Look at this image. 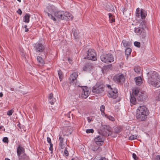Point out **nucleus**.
Instances as JSON below:
<instances>
[{"label":"nucleus","mask_w":160,"mask_h":160,"mask_svg":"<svg viewBox=\"0 0 160 160\" xmlns=\"http://www.w3.org/2000/svg\"><path fill=\"white\" fill-rule=\"evenodd\" d=\"M63 20L67 21L71 20L73 18V16L70 13L68 12H64Z\"/></svg>","instance_id":"nucleus-16"},{"label":"nucleus","mask_w":160,"mask_h":160,"mask_svg":"<svg viewBox=\"0 0 160 160\" xmlns=\"http://www.w3.org/2000/svg\"><path fill=\"white\" fill-rule=\"evenodd\" d=\"M82 91L81 96L83 98H86L89 95L91 92L90 89L86 86L82 87Z\"/></svg>","instance_id":"nucleus-8"},{"label":"nucleus","mask_w":160,"mask_h":160,"mask_svg":"<svg viewBox=\"0 0 160 160\" xmlns=\"http://www.w3.org/2000/svg\"><path fill=\"white\" fill-rule=\"evenodd\" d=\"M100 59L102 62L107 63L112 62L114 61L113 57L111 53L102 54L100 56Z\"/></svg>","instance_id":"nucleus-4"},{"label":"nucleus","mask_w":160,"mask_h":160,"mask_svg":"<svg viewBox=\"0 0 160 160\" xmlns=\"http://www.w3.org/2000/svg\"><path fill=\"white\" fill-rule=\"evenodd\" d=\"M107 87H108V88H109L111 90V89H112L111 88V86L110 85H107Z\"/></svg>","instance_id":"nucleus-54"},{"label":"nucleus","mask_w":160,"mask_h":160,"mask_svg":"<svg viewBox=\"0 0 160 160\" xmlns=\"http://www.w3.org/2000/svg\"><path fill=\"white\" fill-rule=\"evenodd\" d=\"M64 11H56L53 15V16L56 18V20L57 19H59L60 20H63V16L64 14Z\"/></svg>","instance_id":"nucleus-11"},{"label":"nucleus","mask_w":160,"mask_h":160,"mask_svg":"<svg viewBox=\"0 0 160 160\" xmlns=\"http://www.w3.org/2000/svg\"><path fill=\"white\" fill-rule=\"evenodd\" d=\"M146 97L147 96L144 93L140 92L138 94V95L136 97L137 99L138 100L140 101L143 100V99H145Z\"/></svg>","instance_id":"nucleus-18"},{"label":"nucleus","mask_w":160,"mask_h":160,"mask_svg":"<svg viewBox=\"0 0 160 160\" xmlns=\"http://www.w3.org/2000/svg\"><path fill=\"white\" fill-rule=\"evenodd\" d=\"M122 43L123 46L125 47L128 48V47H129L131 44L130 42L124 40L122 41Z\"/></svg>","instance_id":"nucleus-25"},{"label":"nucleus","mask_w":160,"mask_h":160,"mask_svg":"<svg viewBox=\"0 0 160 160\" xmlns=\"http://www.w3.org/2000/svg\"><path fill=\"white\" fill-rule=\"evenodd\" d=\"M76 33L75 32L73 33V35L75 36V37H77V35L76 36Z\"/></svg>","instance_id":"nucleus-56"},{"label":"nucleus","mask_w":160,"mask_h":160,"mask_svg":"<svg viewBox=\"0 0 160 160\" xmlns=\"http://www.w3.org/2000/svg\"><path fill=\"white\" fill-rule=\"evenodd\" d=\"M49 102L52 105L54 104V102L56 101V99L53 98L51 100H49Z\"/></svg>","instance_id":"nucleus-41"},{"label":"nucleus","mask_w":160,"mask_h":160,"mask_svg":"<svg viewBox=\"0 0 160 160\" xmlns=\"http://www.w3.org/2000/svg\"><path fill=\"white\" fill-rule=\"evenodd\" d=\"M17 126L19 128L21 131H22V130H23L24 131H26L25 127L24 126L22 125L20 123H19L17 125Z\"/></svg>","instance_id":"nucleus-37"},{"label":"nucleus","mask_w":160,"mask_h":160,"mask_svg":"<svg viewBox=\"0 0 160 160\" xmlns=\"http://www.w3.org/2000/svg\"><path fill=\"white\" fill-rule=\"evenodd\" d=\"M71 160H76V158H72Z\"/></svg>","instance_id":"nucleus-60"},{"label":"nucleus","mask_w":160,"mask_h":160,"mask_svg":"<svg viewBox=\"0 0 160 160\" xmlns=\"http://www.w3.org/2000/svg\"><path fill=\"white\" fill-rule=\"evenodd\" d=\"M122 128L120 127H116L114 129V132L116 133H118L122 130Z\"/></svg>","instance_id":"nucleus-39"},{"label":"nucleus","mask_w":160,"mask_h":160,"mask_svg":"<svg viewBox=\"0 0 160 160\" xmlns=\"http://www.w3.org/2000/svg\"><path fill=\"white\" fill-rule=\"evenodd\" d=\"M1 128H2V127H1L0 126V129H1Z\"/></svg>","instance_id":"nucleus-63"},{"label":"nucleus","mask_w":160,"mask_h":160,"mask_svg":"<svg viewBox=\"0 0 160 160\" xmlns=\"http://www.w3.org/2000/svg\"><path fill=\"white\" fill-rule=\"evenodd\" d=\"M47 9L49 12L47 13L48 17L53 21H56V19L53 16L55 12L57 11L56 7L52 5L48 4L47 7Z\"/></svg>","instance_id":"nucleus-3"},{"label":"nucleus","mask_w":160,"mask_h":160,"mask_svg":"<svg viewBox=\"0 0 160 160\" xmlns=\"http://www.w3.org/2000/svg\"><path fill=\"white\" fill-rule=\"evenodd\" d=\"M13 113V110L11 109V115Z\"/></svg>","instance_id":"nucleus-58"},{"label":"nucleus","mask_w":160,"mask_h":160,"mask_svg":"<svg viewBox=\"0 0 160 160\" xmlns=\"http://www.w3.org/2000/svg\"><path fill=\"white\" fill-rule=\"evenodd\" d=\"M92 66L89 64H86L83 68V70L84 71L89 72L92 69Z\"/></svg>","instance_id":"nucleus-21"},{"label":"nucleus","mask_w":160,"mask_h":160,"mask_svg":"<svg viewBox=\"0 0 160 160\" xmlns=\"http://www.w3.org/2000/svg\"><path fill=\"white\" fill-rule=\"evenodd\" d=\"M2 141L4 142H6V143H8V139L6 137H4L3 138Z\"/></svg>","instance_id":"nucleus-43"},{"label":"nucleus","mask_w":160,"mask_h":160,"mask_svg":"<svg viewBox=\"0 0 160 160\" xmlns=\"http://www.w3.org/2000/svg\"><path fill=\"white\" fill-rule=\"evenodd\" d=\"M132 51V50L131 48H127L125 50V53L126 55L128 56L130 54Z\"/></svg>","instance_id":"nucleus-32"},{"label":"nucleus","mask_w":160,"mask_h":160,"mask_svg":"<svg viewBox=\"0 0 160 160\" xmlns=\"http://www.w3.org/2000/svg\"><path fill=\"white\" fill-rule=\"evenodd\" d=\"M136 97L133 95L130 94V101L133 104H135L136 103Z\"/></svg>","instance_id":"nucleus-24"},{"label":"nucleus","mask_w":160,"mask_h":160,"mask_svg":"<svg viewBox=\"0 0 160 160\" xmlns=\"http://www.w3.org/2000/svg\"><path fill=\"white\" fill-rule=\"evenodd\" d=\"M78 76V74L76 72L73 73L70 76V82L71 84H74L76 82Z\"/></svg>","instance_id":"nucleus-15"},{"label":"nucleus","mask_w":160,"mask_h":160,"mask_svg":"<svg viewBox=\"0 0 160 160\" xmlns=\"http://www.w3.org/2000/svg\"><path fill=\"white\" fill-rule=\"evenodd\" d=\"M113 79L116 82H122L125 81V78L124 75L121 74L115 76Z\"/></svg>","instance_id":"nucleus-9"},{"label":"nucleus","mask_w":160,"mask_h":160,"mask_svg":"<svg viewBox=\"0 0 160 160\" xmlns=\"http://www.w3.org/2000/svg\"><path fill=\"white\" fill-rule=\"evenodd\" d=\"M37 59L40 65H42L44 64V60L41 57L37 56Z\"/></svg>","instance_id":"nucleus-23"},{"label":"nucleus","mask_w":160,"mask_h":160,"mask_svg":"<svg viewBox=\"0 0 160 160\" xmlns=\"http://www.w3.org/2000/svg\"><path fill=\"white\" fill-rule=\"evenodd\" d=\"M104 116L111 121H113L114 120V118L111 116H108L107 114H105L104 115Z\"/></svg>","instance_id":"nucleus-38"},{"label":"nucleus","mask_w":160,"mask_h":160,"mask_svg":"<svg viewBox=\"0 0 160 160\" xmlns=\"http://www.w3.org/2000/svg\"><path fill=\"white\" fill-rule=\"evenodd\" d=\"M24 28H25V32H27L28 31V29L27 28V25H25L24 26Z\"/></svg>","instance_id":"nucleus-52"},{"label":"nucleus","mask_w":160,"mask_h":160,"mask_svg":"<svg viewBox=\"0 0 160 160\" xmlns=\"http://www.w3.org/2000/svg\"><path fill=\"white\" fill-rule=\"evenodd\" d=\"M134 71L137 73H139L141 71V68L138 66H135L134 68Z\"/></svg>","instance_id":"nucleus-35"},{"label":"nucleus","mask_w":160,"mask_h":160,"mask_svg":"<svg viewBox=\"0 0 160 160\" xmlns=\"http://www.w3.org/2000/svg\"><path fill=\"white\" fill-rule=\"evenodd\" d=\"M27 159L28 157L25 154L19 156V160H27Z\"/></svg>","instance_id":"nucleus-29"},{"label":"nucleus","mask_w":160,"mask_h":160,"mask_svg":"<svg viewBox=\"0 0 160 160\" xmlns=\"http://www.w3.org/2000/svg\"><path fill=\"white\" fill-rule=\"evenodd\" d=\"M136 84L138 85H140L142 83V80L140 77H138L135 78Z\"/></svg>","instance_id":"nucleus-22"},{"label":"nucleus","mask_w":160,"mask_h":160,"mask_svg":"<svg viewBox=\"0 0 160 160\" xmlns=\"http://www.w3.org/2000/svg\"><path fill=\"white\" fill-rule=\"evenodd\" d=\"M7 114L9 115L10 116V110H9L8 112H7Z\"/></svg>","instance_id":"nucleus-55"},{"label":"nucleus","mask_w":160,"mask_h":160,"mask_svg":"<svg viewBox=\"0 0 160 160\" xmlns=\"http://www.w3.org/2000/svg\"><path fill=\"white\" fill-rule=\"evenodd\" d=\"M5 160H10L8 158H6L5 159Z\"/></svg>","instance_id":"nucleus-59"},{"label":"nucleus","mask_w":160,"mask_h":160,"mask_svg":"<svg viewBox=\"0 0 160 160\" xmlns=\"http://www.w3.org/2000/svg\"><path fill=\"white\" fill-rule=\"evenodd\" d=\"M72 131V128L70 126H66L62 130V132L64 136H68L71 134Z\"/></svg>","instance_id":"nucleus-12"},{"label":"nucleus","mask_w":160,"mask_h":160,"mask_svg":"<svg viewBox=\"0 0 160 160\" xmlns=\"http://www.w3.org/2000/svg\"><path fill=\"white\" fill-rule=\"evenodd\" d=\"M87 119L89 123L91 121H92V119H91L89 117H88L87 118Z\"/></svg>","instance_id":"nucleus-51"},{"label":"nucleus","mask_w":160,"mask_h":160,"mask_svg":"<svg viewBox=\"0 0 160 160\" xmlns=\"http://www.w3.org/2000/svg\"><path fill=\"white\" fill-rule=\"evenodd\" d=\"M10 90H12V89L11 88Z\"/></svg>","instance_id":"nucleus-62"},{"label":"nucleus","mask_w":160,"mask_h":160,"mask_svg":"<svg viewBox=\"0 0 160 160\" xmlns=\"http://www.w3.org/2000/svg\"><path fill=\"white\" fill-rule=\"evenodd\" d=\"M148 82L150 86L158 88L160 86V76L155 71L147 73Z\"/></svg>","instance_id":"nucleus-1"},{"label":"nucleus","mask_w":160,"mask_h":160,"mask_svg":"<svg viewBox=\"0 0 160 160\" xmlns=\"http://www.w3.org/2000/svg\"><path fill=\"white\" fill-rule=\"evenodd\" d=\"M104 140V138L102 136L99 135L95 138L96 143L98 145H102Z\"/></svg>","instance_id":"nucleus-13"},{"label":"nucleus","mask_w":160,"mask_h":160,"mask_svg":"<svg viewBox=\"0 0 160 160\" xmlns=\"http://www.w3.org/2000/svg\"><path fill=\"white\" fill-rule=\"evenodd\" d=\"M149 114V111L146 107L140 106L137 109L136 116L139 120L143 121L146 119Z\"/></svg>","instance_id":"nucleus-2"},{"label":"nucleus","mask_w":160,"mask_h":160,"mask_svg":"<svg viewBox=\"0 0 160 160\" xmlns=\"http://www.w3.org/2000/svg\"><path fill=\"white\" fill-rule=\"evenodd\" d=\"M140 92L137 89H134L133 90L132 92L131 95H133L135 96L136 97L138 95V94Z\"/></svg>","instance_id":"nucleus-31"},{"label":"nucleus","mask_w":160,"mask_h":160,"mask_svg":"<svg viewBox=\"0 0 160 160\" xmlns=\"http://www.w3.org/2000/svg\"><path fill=\"white\" fill-rule=\"evenodd\" d=\"M47 141L50 144H52L51 139L50 138L48 137L47 138Z\"/></svg>","instance_id":"nucleus-47"},{"label":"nucleus","mask_w":160,"mask_h":160,"mask_svg":"<svg viewBox=\"0 0 160 160\" xmlns=\"http://www.w3.org/2000/svg\"><path fill=\"white\" fill-rule=\"evenodd\" d=\"M105 109V107L104 105H102L101 106L100 110L101 112V114L103 116H104V115L105 114L104 112Z\"/></svg>","instance_id":"nucleus-33"},{"label":"nucleus","mask_w":160,"mask_h":160,"mask_svg":"<svg viewBox=\"0 0 160 160\" xmlns=\"http://www.w3.org/2000/svg\"><path fill=\"white\" fill-rule=\"evenodd\" d=\"M17 12L18 14L20 15H21L22 12V11L20 9H18L17 11Z\"/></svg>","instance_id":"nucleus-49"},{"label":"nucleus","mask_w":160,"mask_h":160,"mask_svg":"<svg viewBox=\"0 0 160 160\" xmlns=\"http://www.w3.org/2000/svg\"><path fill=\"white\" fill-rule=\"evenodd\" d=\"M104 91V85L102 84L97 83L92 88V91L93 92L96 93H100Z\"/></svg>","instance_id":"nucleus-6"},{"label":"nucleus","mask_w":160,"mask_h":160,"mask_svg":"<svg viewBox=\"0 0 160 160\" xmlns=\"http://www.w3.org/2000/svg\"><path fill=\"white\" fill-rule=\"evenodd\" d=\"M138 136L137 135H133L130 136L129 138L130 140H133L138 138Z\"/></svg>","instance_id":"nucleus-34"},{"label":"nucleus","mask_w":160,"mask_h":160,"mask_svg":"<svg viewBox=\"0 0 160 160\" xmlns=\"http://www.w3.org/2000/svg\"><path fill=\"white\" fill-rule=\"evenodd\" d=\"M100 160H106V158H105L102 157L100 158Z\"/></svg>","instance_id":"nucleus-53"},{"label":"nucleus","mask_w":160,"mask_h":160,"mask_svg":"<svg viewBox=\"0 0 160 160\" xmlns=\"http://www.w3.org/2000/svg\"><path fill=\"white\" fill-rule=\"evenodd\" d=\"M50 146L49 148V150L51 151V153H52L53 152L52 144H50Z\"/></svg>","instance_id":"nucleus-44"},{"label":"nucleus","mask_w":160,"mask_h":160,"mask_svg":"<svg viewBox=\"0 0 160 160\" xmlns=\"http://www.w3.org/2000/svg\"><path fill=\"white\" fill-rule=\"evenodd\" d=\"M134 45L135 46H136L138 48L140 47V43L139 42H134Z\"/></svg>","instance_id":"nucleus-42"},{"label":"nucleus","mask_w":160,"mask_h":160,"mask_svg":"<svg viewBox=\"0 0 160 160\" xmlns=\"http://www.w3.org/2000/svg\"><path fill=\"white\" fill-rule=\"evenodd\" d=\"M155 97L156 100L160 101V91H158L156 93Z\"/></svg>","instance_id":"nucleus-30"},{"label":"nucleus","mask_w":160,"mask_h":160,"mask_svg":"<svg viewBox=\"0 0 160 160\" xmlns=\"http://www.w3.org/2000/svg\"><path fill=\"white\" fill-rule=\"evenodd\" d=\"M34 47L37 52H42L44 49L43 45L40 43H36L35 44Z\"/></svg>","instance_id":"nucleus-17"},{"label":"nucleus","mask_w":160,"mask_h":160,"mask_svg":"<svg viewBox=\"0 0 160 160\" xmlns=\"http://www.w3.org/2000/svg\"><path fill=\"white\" fill-rule=\"evenodd\" d=\"M18 0V1L19 2H21V0Z\"/></svg>","instance_id":"nucleus-61"},{"label":"nucleus","mask_w":160,"mask_h":160,"mask_svg":"<svg viewBox=\"0 0 160 160\" xmlns=\"http://www.w3.org/2000/svg\"><path fill=\"white\" fill-rule=\"evenodd\" d=\"M59 146L61 149H63L65 147V144L63 143V138L60 135H59Z\"/></svg>","instance_id":"nucleus-19"},{"label":"nucleus","mask_w":160,"mask_h":160,"mask_svg":"<svg viewBox=\"0 0 160 160\" xmlns=\"http://www.w3.org/2000/svg\"><path fill=\"white\" fill-rule=\"evenodd\" d=\"M87 58L88 59L93 61L97 60L96 53L94 50L90 49L88 50Z\"/></svg>","instance_id":"nucleus-7"},{"label":"nucleus","mask_w":160,"mask_h":160,"mask_svg":"<svg viewBox=\"0 0 160 160\" xmlns=\"http://www.w3.org/2000/svg\"><path fill=\"white\" fill-rule=\"evenodd\" d=\"M86 132L87 133H93L94 132V130L93 129H88L86 130Z\"/></svg>","instance_id":"nucleus-40"},{"label":"nucleus","mask_w":160,"mask_h":160,"mask_svg":"<svg viewBox=\"0 0 160 160\" xmlns=\"http://www.w3.org/2000/svg\"><path fill=\"white\" fill-rule=\"evenodd\" d=\"M64 153L66 156H68V152L66 148L64 151Z\"/></svg>","instance_id":"nucleus-48"},{"label":"nucleus","mask_w":160,"mask_h":160,"mask_svg":"<svg viewBox=\"0 0 160 160\" xmlns=\"http://www.w3.org/2000/svg\"><path fill=\"white\" fill-rule=\"evenodd\" d=\"M17 154L18 156H20L21 155H23L24 153V149L21 147H18L17 149Z\"/></svg>","instance_id":"nucleus-20"},{"label":"nucleus","mask_w":160,"mask_h":160,"mask_svg":"<svg viewBox=\"0 0 160 160\" xmlns=\"http://www.w3.org/2000/svg\"><path fill=\"white\" fill-rule=\"evenodd\" d=\"M53 98V94L52 93H51L49 94V97H48V99L51 100L52 98Z\"/></svg>","instance_id":"nucleus-46"},{"label":"nucleus","mask_w":160,"mask_h":160,"mask_svg":"<svg viewBox=\"0 0 160 160\" xmlns=\"http://www.w3.org/2000/svg\"><path fill=\"white\" fill-rule=\"evenodd\" d=\"M2 96H3V94L2 93L0 92V97H1Z\"/></svg>","instance_id":"nucleus-57"},{"label":"nucleus","mask_w":160,"mask_h":160,"mask_svg":"<svg viewBox=\"0 0 160 160\" xmlns=\"http://www.w3.org/2000/svg\"><path fill=\"white\" fill-rule=\"evenodd\" d=\"M132 157L135 160H137L138 159V157L135 153L132 154Z\"/></svg>","instance_id":"nucleus-45"},{"label":"nucleus","mask_w":160,"mask_h":160,"mask_svg":"<svg viewBox=\"0 0 160 160\" xmlns=\"http://www.w3.org/2000/svg\"><path fill=\"white\" fill-rule=\"evenodd\" d=\"M118 92L117 90L111 89L109 92L108 96L109 97L113 98H116L118 96Z\"/></svg>","instance_id":"nucleus-14"},{"label":"nucleus","mask_w":160,"mask_h":160,"mask_svg":"<svg viewBox=\"0 0 160 160\" xmlns=\"http://www.w3.org/2000/svg\"><path fill=\"white\" fill-rule=\"evenodd\" d=\"M109 21L111 23L115 22V18L113 16L111 13H109Z\"/></svg>","instance_id":"nucleus-28"},{"label":"nucleus","mask_w":160,"mask_h":160,"mask_svg":"<svg viewBox=\"0 0 160 160\" xmlns=\"http://www.w3.org/2000/svg\"><path fill=\"white\" fill-rule=\"evenodd\" d=\"M134 31L138 35H142L143 37H145V36L144 30L142 28L140 27H135L134 28Z\"/></svg>","instance_id":"nucleus-10"},{"label":"nucleus","mask_w":160,"mask_h":160,"mask_svg":"<svg viewBox=\"0 0 160 160\" xmlns=\"http://www.w3.org/2000/svg\"><path fill=\"white\" fill-rule=\"evenodd\" d=\"M30 15L28 14H26L25 15L23 22L27 23H28L29 22Z\"/></svg>","instance_id":"nucleus-26"},{"label":"nucleus","mask_w":160,"mask_h":160,"mask_svg":"<svg viewBox=\"0 0 160 160\" xmlns=\"http://www.w3.org/2000/svg\"><path fill=\"white\" fill-rule=\"evenodd\" d=\"M58 72L59 79L60 80V81H61L62 80L63 77L62 72L61 71V70H59L58 71Z\"/></svg>","instance_id":"nucleus-36"},{"label":"nucleus","mask_w":160,"mask_h":160,"mask_svg":"<svg viewBox=\"0 0 160 160\" xmlns=\"http://www.w3.org/2000/svg\"><path fill=\"white\" fill-rule=\"evenodd\" d=\"M104 129H105V132H106L107 134L108 135L110 134L109 132L110 130V128L107 125H104L103 127ZM107 135V134H106Z\"/></svg>","instance_id":"nucleus-27"},{"label":"nucleus","mask_w":160,"mask_h":160,"mask_svg":"<svg viewBox=\"0 0 160 160\" xmlns=\"http://www.w3.org/2000/svg\"><path fill=\"white\" fill-rule=\"evenodd\" d=\"M111 7H112V8H113L112 7V6Z\"/></svg>","instance_id":"nucleus-64"},{"label":"nucleus","mask_w":160,"mask_h":160,"mask_svg":"<svg viewBox=\"0 0 160 160\" xmlns=\"http://www.w3.org/2000/svg\"><path fill=\"white\" fill-rule=\"evenodd\" d=\"M147 15V12L144 10L141 9L140 10L139 8L137 9L136 10V16L139 19H144Z\"/></svg>","instance_id":"nucleus-5"},{"label":"nucleus","mask_w":160,"mask_h":160,"mask_svg":"<svg viewBox=\"0 0 160 160\" xmlns=\"http://www.w3.org/2000/svg\"><path fill=\"white\" fill-rule=\"evenodd\" d=\"M155 160H160V156L157 155L156 157Z\"/></svg>","instance_id":"nucleus-50"}]
</instances>
